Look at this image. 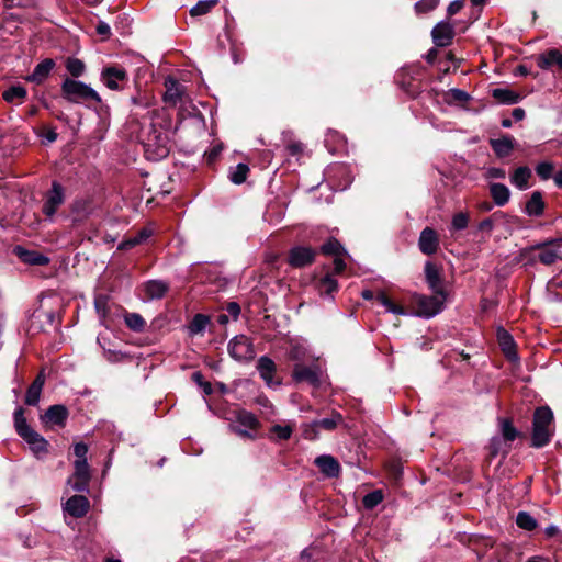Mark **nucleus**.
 <instances>
[{"label":"nucleus","instance_id":"f257e3e1","mask_svg":"<svg viewBox=\"0 0 562 562\" xmlns=\"http://www.w3.org/2000/svg\"><path fill=\"white\" fill-rule=\"evenodd\" d=\"M13 419L18 435L27 443L36 459H43L48 452V441L27 424L21 406L15 408Z\"/></svg>","mask_w":562,"mask_h":562},{"label":"nucleus","instance_id":"f03ea898","mask_svg":"<svg viewBox=\"0 0 562 562\" xmlns=\"http://www.w3.org/2000/svg\"><path fill=\"white\" fill-rule=\"evenodd\" d=\"M554 434V416L549 406L536 408L532 419L531 446L542 448L547 446Z\"/></svg>","mask_w":562,"mask_h":562},{"label":"nucleus","instance_id":"7ed1b4c3","mask_svg":"<svg viewBox=\"0 0 562 562\" xmlns=\"http://www.w3.org/2000/svg\"><path fill=\"white\" fill-rule=\"evenodd\" d=\"M143 144L148 159L160 160L167 157L170 150L169 133L164 127L151 123Z\"/></svg>","mask_w":562,"mask_h":562},{"label":"nucleus","instance_id":"20e7f679","mask_svg":"<svg viewBox=\"0 0 562 562\" xmlns=\"http://www.w3.org/2000/svg\"><path fill=\"white\" fill-rule=\"evenodd\" d=\"M61 92L64 98L72 103L86 101L101 102L99 93L92 87L75 79H65L61 85Z\"/></svg>","mask_w":562,"mask_h":562},{"label":"nucleus","instance_id":"39448f33","mask_svg":"<svg viewBox=\"0 0 562 562\" xmlns=\"http://www.w3.org/2000/svg\"><path fill=\"white\" fill-rule=\"evenodd\" d=\"M100 80L110 90L120 91L127 85L128 75L124 67L111 65L102 69Z\"/></svg>","mask_w":562,"mask_h":562},{"label":"nucleus","instance_id":"423d86ee","mask_svg":"<svg viewBox=\"0 0 562 562\" xmlns=\"http://www.w3.org/2000/svg\"><path fill=\"white\" fill-rule=\"evenodd\" d=\"M229 356L236 361H250L256 352L251 340L246 335L233 337L227 346Z\"/></svg>","mask_w":562,"mask_h":562},{"label":"nucleus","instance_id":"0eeeda50","mask_svg":"<svg viewBox=\"0 0 562 562\" xmlns=\"http://www.w3.org/2000/svg\"><path fill=\"white\" fill-rule=\"evenodd\" d=\"M74 474L68 477L67 485L75 492H89L91 471L87 460L74 461Z\"/></svg>","mask_w":562,"mask_h":562},{"label":"nucleus","instance_id":"6e6552de","mask_svg":"<svg viewBox=\"0 0 562 562\" xmlns=\"http://www.w3.org/2000/svg\"><path fill=\"white\" fill-rule=\"evenodd\" d=\"M532 249L539 250L538 260L546 266L562 260V238L536 244Z\"/></svg>","mask_w":562,"mask_h":562},{"label":"nucleus","instance_id":"1a4fd4ad","mask_svg":"<svg viewBox=\"0 0 562 562\" xmlns=\"http://www.w3.org/2000/svg\"><path fill=\"white\" fill-rule=\"evenodd\" d=\"M415 301L418 306L416 315L424 318H431L442 311L446 293H443V295L435 294L432 296L417 295Z\"/></svg>","mask_w":562,"mask_h":562},{"label":"nucleus","instance_id":"9d476101","mask_svg":"<svg viewBox=\"0 0 562 562\" xmlns=\"http://www.w3.org/2000/svg\"><path fill=\"white\" fill-rule=\"evenodd\" d=\"M292 378L296 383H307L312 387L317 389L321 385L322 370L316 363L311 366L295 363Z\"/></svg>","mask_w":562,"mask_h":562},{"label":"nucleus","instance_id":"9b49d317","mask_svg":"<svg viewBox=\"0 0 562 562\" xmlns=\"http://www.w3.org/2000/svg\"><path fill=\"white\" fill-rule=\"evenodd\" d=\"M258 426L256 416L247 411L236 412L235 420L229 424V428L233 432L240 437H252L251 430Z\"/></svg>","mask_w":562,"mask_h":562},{"label":"nucleus","instance_id":"f8f14e48","mask_svg":"<svg viewBox=\"0 0 562 562\" xmlns=\"http://www.w3.org/2000/svg\"><path fill=\"white\" fill-rule=\"evenodd\" d=\"M64 200H65V194H64V188L60 183H58L57 181H54L52 183V189L47 192L46 196H45V200H44V204H43V213L52 218L58 207L64 203Z\"/></svg>","mask_w":562,"mask_h":562},{"label":"nucleus","instance_id":"ddd939ff","mask_svg":"<svg viewBox=\"0 0 562 562\" xmlns=\"http://www.w3.org/2000/svg\"><path fill=\"white\" fill-rule=\"evenodd\" d=\"M418 248L420 252L431 256L439 249V237L437 232L431 227H425L418 238Z\"/></svg>","mask_w":562,"mask_h":562},{"label":"nucleus","instance_id":"4468645a","mask_svg":"<svg viewBox=\"0 0 562 562\" xmlns=\"http://www.w3.org/2000/svg\"><path fill=\"white\" fill-rule=\"evenodd\" d=\"M316 251L311 247L296 246L289 252V263L295 268H302L314 261Z\"/></svg>","mask_w":562,"mask_h":562},{"label":"nucleus","instance_id":"2eb2a0df","mask_svg":"<svg viewBox=\"0 0 562 562\" xmlns=\"http://www.w3.org/2000/svg\"><path fill=\"white\" fill-rule=\"evenodd\" d=\"M89 507L90 503L83 495H74L63 505L64 512L75 518L83 517L88 513Z\"/></svg>","mask_w":562,"mask_h":562},{"label":"nucleus","instance_id":"dca6fc26","mask_svg":"<svg viewBox=\"0 0 562 562\" xmlns=\"http://www.w3.org/2000/svg\"><path fill=\"white\" fill-rule=\"evenodd\" d=\"M341 420L342 416L338 413L333 414L330 417L314 420L304 430L305 438L314 439L318 428H323L325 430H334Z\"/></svg>","mask_w":562,"mask_h":562},{"label":"nucleus","instance_id":"f3484780","mask_svg":"<svg viewBox=\"0 0 562 562\" xmlns=\"http://www.w3.org/2000/svg\"><path fill=\"white\" fill-rule=\"evenodd\" d=\"M257 370L260 378L266 382L268 386L273 387L281 384L280 381H274L273 379L277 367L271 358L267 356L260 357L257 361Z\"/></svg>","mask_w":562,"mask_h":562},{"label":"nucleus","instance_id":"a211bd4d","mask_svg":"<svg viewBox=\"0 0 562 562\" xmlns=\"http://www.w3.org/2000/svg\"><path fill=\"white\" fill-rule=\"evenodd\" d=\"M13 252L22 262L31 266H46L49 263L47 256L35 250H29L22 246H15Z\"/></svg>","mask_w":562,"mask_h":562},{"label":"nucleus","instance_id":"6ab92c4d","mask_svg":"<svg viewBox=\"0 0 562 562\" xmlns=\"http://www.w3.org/2000/svg\"><path fill=\"white\" fill-rule=\"evenodd\" d=\"M431 35L436 46L445 47L451 43L454 30L450 23L441 21L432 29Z\"/></svg>","mask_w":562,"mask_h":562},{"label":"nucleus","instance_id":"aec40b11","mask_svg":"<svg viewBox=\"0 0 562 562\" xmlns=\"http://www.w3.org/2000/svg\"><path fill=\"white\" fill-rule=\"evenodd\" d=\"M314 463L318 470L327 477H338L340 474L339 462L330 454L318 456Z\"/></svg>","mask_w":562,"mask_h":562},{"label":"nucleus","instance_id":"412c9836","mask_svg":"<svg viewBox=\"0 0 562 562\" xmlns=\"http://www.w3.org/2000/svg\"><path fill=\"white\" fill-rule=\"evenodd\" d=\"M425 278L434 294L443 295V293H446L442 286L440 271L431 261L425 263Z\"/></svg>","mask_w":562,"mask_h":562},{"label":"nucleus","instance_id":"4be33fe9","mask_svg":"<svg viewBox=\"0 0 562 562\" xmlns=\"http://www.w3.org/2000/svg\"><path fill=\"white\" fill-rule=\"evenodd\" d=\"M54 67L55 61L52 58H46L35 66L32 74L25 77V80L32 83L41 85L48 78Z\"/></svg>","mask_w":562,"mask_h":562},{"label":"nucleus","instance_id":"5701e85b","mask_svg":"<svg viewBox=\"0 0 562 562\" xmlns=\"http://www.w3.org/2000/svg\"><path fill=\"white\" fill-rule=\"evenodd\" d=\"M166 92L164 100L167 103L176 105L181 102L182 95L184 94V87L179 83L175 78L168 77L165 80Z\"/></svg>","mask_w":562,"mask_h":562},{"label":"nucleus","instance_id":"b1692460","mask_svg":"<svg viewBox=\"0 0 562 562\" xmlns=\"http://www.w3.org/2000/svg\"><path fill=\"white\" fill-rule=\"evenodd\" d=\"M146 300H160L169 290V284L162 280H149L143 285Z\"/></svg>","mask_w":562,"mask_h":562},{"label":"nucleus","instance_id":"393cba45","mask_svg":"<svg viewBox=\"0 0 562 562\" xmlns=\"http://www.w3.org/2000/svg\"><path fill=\"white\" fill-rule=\"evenodd\" d=\"M68 417V411L64 405H52L42 417L43 422L56 426H64Z\"/></svg>","mask_w":562,"mask_h":562},{"label":"nucleus","instance_id":"a878e982","mask_svg":"<svg viewBox=\"0 0 562 562\" xmlns=\"http://www.w3.org/2000/svg\"><path fill=\"white\" fill-rule=\"evenodd\" d=\"M490 145L497 157L505 158L513 151L515 138L509 135H504L499 138L491 139Z\"/></svg>","mask_w":562,"mask_h":562},{"label":"nucleus","instance_id":"bb28decb","mask_svg":"<svg viewBox=\"0 0 562 562\" xmlns=\"http://www.w3.org/2000/svg\"><path fill=\"white\" fill-rule=\"evenodd\" d=\"M45 384V374L40 372L26 391L25 403L34 406L40 402L41 393Z\"/></svg>","mask_w":562,"mask_h":562},{"label":"nucleus","instance_id":"cd10ccee","mask_svg":"<svg viewBox=\"0 0 562 562\" xmlns=\"http://www.w3.org/2000/svg\"><path fill=\"white\" fill-rule=\"evenodd\" d=\"M544 211V202L540 191H533L525 205L524 212L528 216H541Z\"/></svg>","mask_w":562,"mask_h":562},{"label":"nucleus","instance_id":"c85d7f7f","mask_svg":"<svg viewBox=\"0 0 562 562\" xmlns=\"http://www.w3.org/2000/svg\"><path fill=\"white\" fill-rule=\"evenodd\" d=\"M310 357V350L305 340H292L289 350V358L296 363H302Z\"/></svg>","mask_w":562,"mask_h":562},{"label":"nucleus","instance_id":"c756f323","mask_svg":"<svg viewBox=\"0 0 562 562\" xmlns=\"http://www.w3.org/2000/svg\"><path fill=\"white\" fill-rule=\"evenodd\" d=\"M537 64L541 69H549L554 65L562 68V54L558 49H549L539 56Z\"/></svg>","mask_w":562,"mask_h":562},{"label":"nucleus","instance_id":"7c9ffc66","mask_svg":"<svg viewBox=\"0 0 562 562\" xmlns=\"http://www.w3.org/2000/svg\"><path fill=\"white\" fill-rule=\"evenodd\" d=\"M27 95L26 89L21 85H13L3 91L2 98L11 104H21Z\"/></svg>","mask_w":562,"mask_h":562},{"label":"nucleus","instance_id":"2f4dec72","mask_svg":"<svg viewBox=\"0 0 562 562\" xmlns=\"http://www.w3.org/2000/svg\"><path fill=\"white\" fill-rule=\"evenodd\" d=\"M531 177L530 168L526 166L518 167L510 177V182L519 190H525L529 187V179Z\"/></svg>","mask_w":562,"mask_h":562},{"label":"nucleus","instance_id":"473e14b6","mask_svg":"<svg viewBox=\"0 0 562 562\" xmlns=\"http://www.w3.org/2000/svg\"><path fill=\"white\" fill-rule=\"evenodd\" d=\"M471 99V95L467 91L458 88L449 89L445 95L446 102L450 105L463 106Z\"/></svg>","mask_w":562,"mask_h":562},{"label":"nucleus","instance_id":"72a5a7b5","mask_svg":"<svg viewBox=\"0 0 562 562\" xmlns=\"http://www.w3.org/2000/svg\"><path fill=\"white\" fill-rule=\"evenodd\" d=\"M490 191L496 205L503 206L509 201L510 191L505 184L493 183L491 184Z\"/></svg>","mask_w":562,"mask_h":562},{"label":"nucleus","instance_id":"f704fd0d","mask_svg":"<svg viewBox=\"0 0 562 562\" xmlns=\"http://www.w3.org/2000/svg\"><path fill=\"white\" fill-rule=\"evenodd\" d=\"M337 280L329 274H326L325 277L321 278L317 282V290L321 296L331 297L333 294L337 291Z\"/></svg>","mask_w":562,"mask_h":562},{"label":"nucleus","instance_id":"c9c22d12","mask_svg":"<svg viewBox=\"0 0 562 562\" xmlns=\"http://www.w3.org/2000/svg\"><path fill=\"white\" fill-rule=\"evenodd\" d=\"M498 339L499 344L502 346L503 351L505 352L506 357L512 360L516 361L518 359L517 353L514 351V340L512 336L504 329L498 330Z\"/></svg>","mask_w":562,"mask_h":562},{"label":"nucleus","instance_id":"e433bc0d","mask_svg":"<svg viewBox=\"0 0 562 562\" xmlns=\"http://www.w3.org/2000/svg\"><path fill=\"white\" fill-rule=\"evenodd\" d=\"M494 99L504 104H515L519 101V94L505 88H495L492 91Z\"/></svg>","mask_w":562,"mask_h":562},{"label":"nucleus","instance_id":"4c0bfd02","mask_svg":"<svg viewBox=\"0 0 562 562\" xmlns=\"http://www.w3.org/2000/svg\"><path fill=\"white\" fill-rule=\"evenodd\" d=\"M124 322L126 326L135 333H142L146 326L145 319L138 313H126L124 315Z\"/></svg>","mask_w":562,"mask_h":562},{"label":"nucleus","instance_id":"58836bf2","mask_svg":"<svg viewBox=\"0 0 562 562\" xmlns=\"http://www.w3.org/2000/svg\"><path fill=\"white\" fill-rule=\"evenodd\" d=\"M516 524L519 528L532 531L537 528L538 522L533 516H531L528 512L520 510L516 516Z\"/></svg>","mask_w":562,"mask_h":562},{"label":"nucleus","instance_id":"ea45409f","mask_svg":"<svg viewBox=\"0 0 562 562\" xmlns=\"http://www.w3.org/2000/svg\"><path fill=\"white\" fill-rule=\"evenodd\" d=\"M249 167L246 164H238L229 171V180L235 184H241L246 181Z\"/></svg>","mask_w":562,"mask_h":562},{"label":"nucleus","instance_id":"a19ab883","mask_svg":"<svg viewBox=\"0 0 562 562\" xmlns=\"http://www.w3.org/2000/svg\"><path fill=\"white\" fill-rule=\"evenodd\" d=\"M210 319L204 314H196L191 323L189 324V333L190 335H198L205 330Z\"/></svg>","mask_w":562,"mask_h":562},{"label":"nucleus","instance_id":"79ce46f5","mask_svg":"<svg viewBox=\"0 0 562 562\" xmlns=\"http://www.w3.org/2000/svg\"><path fill=\"white\" fill-rule=\"evenodd\" d=\"M376 301L385 307L386 312L396 315H406L407 313L402 306L394 304L383 292L376 295Z\"/></svg>","mask_w":562,"mask_h":562},{"label":"nucleus","instance_id":"37998d69","mask_svg":"<svg viewBox=\"0 0 562 562\" xmlns=\"http://www.w3.org/2000/svg\"><path fill=\"white\" fill-rule=\"evenodd\" d=\"M384 495L381 490H374L362 498V504L366 509H373L383 502Z\"/></svg>","mask_w":562,"mask_h":562},{"label":"nucleus","instance_id":"c03bdc74","mask_svg":"<svg viewBox=\"0 0 562 562\" xmlns=\"http://www.w3.org/2000/svg\"><path fill=\"white\" fill-rule=\"evenodd\" d=\"M499 428H501L502 437L506 441L512 442L518 436L517 429L513 426L512 422L508 419H501Z\"/></svg>","mask_w":562,"mask_h":562},{"label":"nucleus","instance_id":"a18cd8bd","mask_svg":"<svg viewBox=\"0 0 562 562\" xmlns=\"http://www.w3.org/2000/svg\"><path fill=\"white\" fill-rule=\"evenodd\" d=\"M217 2L218 0H201L191 8L190 14L192 16L206 14Z\"/></svg>","mask_w":562,"mask_h":562},{"label":"nucleus","instance_id":"49530a36","mask_svg":"<svg viewBox=\"0 0 562 562\" xmlns=\"http://www.w3.org/2000/svg\"><path fill=\"white\" fill-rule=\"evenodd\" d=\"M66 69L74 77H80L86 70L85 63L78 58L70 57L66 61Z\"/></svg>","mask_w":562,"mask_h":562},{"label":"nucleus","instance_id":"de8ad7c7","mask_svg":"<svg viewBox=\"0 0 562 562\" xmlns=\"http://www.w3.org/2000/svg\"><path fill=\"white\" fill-rule=\"evenodd\" d=\"M554 171V165L550 161H541L536 166V173L542 180L552 178Z\"/></svg>","mask_w":562,"mask_h":562},{"label":"nucleus","instance_id":"09e8293b","mask_svg":"<svg viewBox=\"0 0 562 562\" xmlns=\"http://www.w3.org/2000/svg\"><path fill=\"white\" fill-rule=\"evenodd\" d=\"M153 231L150 228H143L140 232L137 233L136 236L127 239L122 244L124 248H131L134 247L144 240H146L149 236H151Z\"/></svg>","mask_w":562,"mask_h":562},{"label":"nucleus","instance_id":"8fccbe9b","mask_svg":"<svg viewBox=\"0 0 562 562\" xmlns=\"http://www.w3.org/2000/svg\"><path fill=\"white\" fill-rule=\"evenodd\" d=\"M271 432L280 440H288L293 432V427L291 425H274L271 428Z\"/></svg>","mask_w":562,"mask_h":562},{"label":"nucleus","instance_id":"3c124183","mask_svg":"<svg viewBox=\"0 0 562 562\" xmlns=\"http://www.w3.org/2000/svg\"><path fill=\"white\" fill-rule=\"evenodd\" d=\"M468 224L469 216L465 213L460 212L453 215L450 229L463 231L468 227Z\"/></svg>","mask_w":562,"mask_h":562},{"label":"nucleus","instance_id":"603ef678","mask_svg":"<svg viewBox=\"0 0 562 562\" xmlns=\"http://www.w3.org/2000/svg\"><path fill=\"white\" fill-rule=\"evenodd\" d=\"M503 439L499 438V437H493L490 441V446H488V449H490V454L492 457H496L498 456L499 453H504L506 454L507 451L506 450H503Z\"/></svg>","mask_w":562,"mask_h":562},{"label":"nucleus","instance_id":"864d4df0","mask_svg":"<svg viewBox=\"0 0 562 562\" xmlns=\"http://www.w3.org/2000/svg\"><path fill=\"white\" fill-rule=\"evenodd\" d=\"M439 4V0H420L416 2L415 8L418 12H428Z\"/></svg>","mask_w":562,"mask_h":562},{"label":"nucleus","instance_id":"5fc2aeb1","mask_svg":"<svg viewBox=\"0 0 562 562\" xmlns=\"http://www.w3.org/2000/svg\"><path fill=\"white\" fill-rule=\"evenodd\" d=\"M106 304H108L106 296L99 295L95 297L94 307L97 310V313L100 315V317H105V315L108 314Z\"/></svg>","mask_w":562,"mask_h":562},{"label":"nucleus","instance_id":"6e6d98bb","mask_svg":"<svg viewBox=\"0 0 562 562\" xmlns=\"http://www.w3.org/2000/svg\"><path fill=\"white\" fill-rule=\"evenodd\" d=\"M340 247V244L336 239H330L322 246V251L326 255H337Z\"/></svg>","mask_w":562,"mask_h":562},{"label":"nucleus","instance_id":"4d7b16f0","mask_svg":"<svg viewBox=\"0 0 562 562\" xmlns=\"http://www.w3.org/2000/svg\"><path fill=\"white\" fill-rule=\"evenodd\" d=\"M74 453L76 460H87L88 446L83 442H78L74 446Z\"/></svg>","mask_w":562,"mask_h":562},{"label":"nucleus","instance_id":"13d9d810","mask_svg":"<svg viewBox=\"0 0 562 562\" xmlns=\"http://www.w3.org/2000/svg\"><path fill=\"white\" fill-rule=\"evenodd\" d=\"M486 176L492 179H504L506 177V171L503 168L491 167L487 169Z\"/></svg>","mask_w":562,"mask_h":562},{"label":"nucleus","instance_id":"bf43d9fd","mask_svg":"<svg viewBox=\"0 0 562 562\" xmlns=\"http://www.w3.org/2000/svg\"><path fill=\"white\" fill-rule=\"evenodd\" d=\"M226 311L234 319H237L240 314V306L236 302H229L226 306Z\"/></svg>","mask_w":562,"mask_h":562},{"label":"nucleus","instance_id":"052dcab7","mask_svg":"<svg viewBox=\"0 0 562 562\" xmlns=\"http://www.w3.org/2000/svg\"><path fill=\"white\" fill-rule=\"evenodd\" d=\"M493 227H494V223H493L492 218H485V220L481 221L477 225L479 231L486 232L488 234L493 231Z\"/></svg>","mask_w":562,"mask_h":562},{"label":"nucleus","instance_id":"680f3d73","mask_svg":"<svg viewBox=\"0 0 562 562\" xmlns=\"http://www.w3.org/2000/svg\"><path fill=\"white\" fill-rule=\"evenodd\" d=\"M462 7H463L462 0H454L449 4L447 12L449 15H454L462 9Z\"/></svg>","mask_w":562,"mask_h":562},{"label":"nucleus","instance_id":"e2e57ef3","mask_svg":"<svg viewBox=\"0 0 562 562\" xmlns=\"http://www.w3.org/2000/svg\"><path fill=\"white\" fill-rule=\"evenodd\" d=\"M97 32L102 36H109L111 34V27L105 22H99L97 25Z\"/></svg>","mask_w":562,"mask_h":562},{"label":"nucleus","instance_id":"0e129e2a","mask_svg":"<svg viewBox=\"0 0 562 562\" xmlns=\"http://www.w3.org/2000/svg\"><path fill=\"white\" fill-rule=\"evenodd\" d=\"M345 261L341 258L334 259V271L336 273H341L345 270Z\"/></svg>","mask_w":562,"mask_h":562},{"label":"nucleus","instance_id":"69168bd1","mask_svg":"<svg viewBox=\"0 0 562 562\" xmlns=\"http://www.w3.org/2000/svg\"><path fill=\"white\" fill-rule=\"evenodd\" d=\"M512 116L515 121H521L525 117V110L521 108H515L512 112Z\"/></svg>","mask_w":562,"mask_h":562},{"label":"nucleus","instance_id":"338daca9","mask_svg":"<svg viewBox=\"0 0 562 562\" xmlns=\"http://www.w3.org/2000/svg\"><path fill=\"white\" fill-rule=\"evenodd\" d=\"M553 180L558 188H562V168L554 173Z\"/></svg>","mask_w":562,"mask_h":562},{"label":"nucleus","instance_id":"774afa93","mask_svg":"<svg viewBox=\"0 0 562 562\" xmlns=\"http://www.w3.org/2000/svg\"><path fill=\"white\" fill-rule=\"evenodd\" d=\"M200 386L203 389V392L206 395H210L213 392L212 385L209 382H203Z\"/></svg>","mask_w":562,"mask_h":562}]
</instances>
